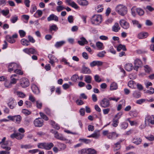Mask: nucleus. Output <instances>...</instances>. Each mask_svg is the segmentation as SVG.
Instances as JSON below:
<instances>
[{
	"label": "nucleus",
	"mask_w": 154,
	"mask_h": 154,
	"mask_svg": "<svg viewBox=\"0 0 154 154\" xmlns=\"http://www.w3.org/2000/svg\"><path fill=\"white\" fill-rule=\"evenodd\" d=\"M103 134L106 136L108 139L111 140L115 139L119 136V134L115 132H109L107 130L103 131Z\"/></svg>",
	"instance_id": "nucleus-1"
},
{
	"label": "nucleus",
	"mask_w": 154,
	"mask_h": 154,
	"mask_svg": "<svg viewBox=\"0 0 154 154\" xmlns=\"http://www.w3.org/2000/svg\"><path fill=\"white\" fill-rule=\"evenodd\" d=\"M102 20V16L100 15H94L91 19V22L93 24L98 25L101 23Z\"/></svg>",
	"instance_id": "nucleus-2"
},
{
	"label": "nucleus",
	"mask_w": 154,
	"mask_h": 154,
	"mask_svg": "<svg viewBox=\"0 0 154 154\" xmlns=\"http://www.w3.org/2000/svg\"><path fill=\"white\" fill-rule=\"evenodd\" d=\"M116 11L122 16H124L127 14V9L126 7L122 5H118L116 8Z\"/></svg>",
	"instance_id": "nucleus-3"
},
{
	"label": "nucleus",
	"mask_w": 154,
	"mask_h": 154,
	"mask_svg": "<svg viewBox=\"0 0 154 154\" xmlns=\"http://www.w3.org/2000/svg\"><path fill=\"white\" fill-rule=\"evenodd\" d=\"M7 117L10 120H11L17 124H20L22 119L21 116L19 115L15 116H9Z\"/></svg>",
	"instance_id": "nucleus-4"
},
{
	"label": "nucleus",
	"mask_w": 154,
	"mask_h": 154,
	"mask_svg": "<svg viewBox=\"0 0 154 154\" xmlns=\"http://www.w3.org/2000/svg\"><path fill=\"white\" fill-rule=\"evenodd\" d=\"M51 132L54 134V137L56 138L61 140H66V139L62 134H59L57 131L52 130Z\"/></svg>",
	"instance_id": "nucleus-5"
},
{
	"label": "nucleus",
	"mask_w": 154,
	"mask_h": 154,
	"mask_svg": "<svg viewBox=\"0 0 154 154\" xmlns=\"http://www.w3.org/2000/svg\"><path fill=\"white\" fill-rule=\"evenodd\" d=\"M100 105L103 108L109 107L110 106L109 100L107 98H103L100 102Z\"/></svg>",
	"instance_id": "nucleus-6"
},
{
	"label": "nucleus",
	"mask_w": 154,
	"mask_h": 154,
	"mask_svg": "<svg viewBox=\"0 0 154 154\" xmlns=\"http://www.w3.org/2000/svg\"><path fill=\"white\" fill-rule=\"evenodd\" d=\"M24 137V134L20 133H15L10 135V137L12 139L15 138L17 140H20L23 138Z\"/></svg>",
	"instance_id": "nucleus-7"
},
{
	"label": "nucleus",
	"mask_w": 154,
	"mask_h": 154,
	"mask_svg": "<svg viewBox=\"0 0 154 154\" xmlns=\"http://www.w3.org/2000/svg\"><path fill=\"white\" fill-rule=\"evenodd\" d=\"M20 82L21 86L23 88H25L28 87L29 84L28 79L25 78H23L21 79Z\"/></svg>",
	"instance_id": "nucleus-8"
},
{
	"label": "nucleus",
	"mask_w": 154,
	"mask_h": 154,
	"mask_svg": "<svg viewBox=\"0 0 154 154\" xmlns=\"http://www.w3.org/2000/svg\"><path fill=\"white\" fill-rule=\"evenodd\" d=\"M8 106L11 109L14 108L17 105V102L13 98H11L9 100L8 103Z\"/></svg>",
	"instance_id": "nucleus-9"
},
{
	"label": "nucleus",
	"mask_w": 154,
	"mask_h": 154,
	"mask_svg": "<svg viewBox=\"0 0 154 154\" xmlns=\"http://www.w3.org/2000/svg\"><path fill=\"white\" fill-rule=\"evenodd\" d=\"M34 124L35 127H42L43 125V121L41 118H37L34 120Z\"/></svg>",
	"instance_id": "nucleus-10"
},
{
	"label": "nucleus",
	"mask_w": 154,
	"mask_h": 154,
	"mask_svg": "<svg viewBox=\"0 0 154 154\" xmlns=\"http://www.w3.org/2000/svg\"><path fill=\"white\" fill-rule=\"evenodd\" d=\"M19 68V66L17 64L12 63L10 64L8 66V71L11 72L13 70H15L16 69Z\"/></svg>",
	"instance_id": "nucleus-11"
},
{
	"label": "nucleus",
	"mask_w": 154,
	"mask_h": 154,
	"mask_svg": "<svg viewBox=\"0 0 154 154\" xmlns=\"http://www.w3.org/2000/svg\"><path fill=\"white\" fill-rule=\"evenodd\" d=\"M119 23L121 27L124 29H127L129 28V23L124 20H120Z\"/></svg>",
	"instance_id": "nucleus-12"
},
{
	"label": "nucleus",
	"mask_w": 154,
	"mask_h": 154,
	"mask_svg": "<svg viewBox=\"0 0 154 154\" xmlns=\"http://www.w3.org/2000/svg\"><path fill=\"white\" fill-rule=\"evenodd\" d=\"M48 57L50 60L49 62L52 66H54V62L58 61L57 58L54 55L51 54L48 55Z\"/></svg>",
	"instance_id": "nucleus-13"
},
{
	"label": "nucleus",
	"mask_w": 154,
	"mask_h": 154,
	"mask_svg": "<svg viewBox=\"0 0 154 154\" xmlns=\"http://www.w3.org/2000/svg\"><path fill=\"white\" fill-rule=\"evenodd\" d=\"M134 69L137 71L139 67L142 65V62L139 59H136L134 61Z\"/></svg>",
	"instance_id": "nucleus-14"
},
{
	"label": "nucleus",
	"mask_w": 154,
	"mask_h": 154,
	"mask_svg": "<svg viewBox=\"0 0 154 154\" xmlns=\"http://www.w3.org/2000/svg\"><path fill=\"white\" fill-rule=\"evenodd\" d=\"M23 51L25 53L28 54H36L37 53L36 50L32 48H26L23 50Z\"/></svg>",
	"instance_id": "nucleus-15"
},
{
	"label": "nucleus",
	"mask_w": 154,
	"mask_h": 154,
	"mask_svg": "<svg viewBox=\"0 0 154 154\" xmlns=\"http://www.w3.org/2000/svg\"><path fill=\"white\" fill-rule=\"evenodd\" d=\"M47 20L48 21L53 20L55 21H58V17L55 14H52L47 18Z\"/></svg>",
	"instance_id": "nucleus-16"
},
{
	"label": "nucleus",
	"mask_w": 154,
	"mask_h": 154,
	"mask_svg": "<svg viewBox=\"0 0 154 154\" xmlns=\"http://www.w3.org/2000/svg\"><path fill=\"white\" fill-rule=\"evenodd\" d=\"M142 141V140L140 138L137 137H135L132 140L133 143L137 145L140 144L141 142Z\"/></svg>",
	"instance_id": "nucleus-17"
},
{
	"label": "nucleus",
	"mask_w": 154,
	"mask_h": 154,
	"mask_svg": "<svg viewBox=\"0 0 154 154\" xmlns=\"http://www.w3.org/2000/svg\"><path fill=\"white\" fill-rule=\"evenodd\" d=\"M31 89L33 92L35 94H38L40 92L38 87L35 84L32 85Z\"/></svg>",
	"instance_id": "nucleus-18"
},
{
	"label": "nucleus",
	"mask_w": 154,
	"mask_h": 154,
	"mask_svg": "<svg viewBox=\"0 0 154 154\" xmlns=\"http://www.w3.org/2000/svg\"><path fill=\"white\" fill-rule=\"evenodd\" d=\"M80 40L78 41V43L80 45L83 46L88 43V41L84 37L80 38Z\"/></svg>",
	"instance_id": "nucleus-19"
},
{
	"label": "nucleus",
	"mask_w": 154,
	"mask_h": 154,
	"mask_svg": "<svg viewBox=\"0 0 154 154\" xmlns=\"http://www.w3.org/2000/svg\"><path fill=\"white\" fill-rule=\"evenodd\" d=\"M148 35V34L146 32H141L138 35V38L139 39H143L146 38Z\"/></svg>",
	"instance_id": "nucleus-20"
},
{
	"label": "nucleus",
	"mask_w": 154,
	"mask_h": 154,
	"mask_svg": "<svg viewBox=\"0 0 154 154\" xmlns=\"http://www.w3.org/2000/svg\"><path fill=\"white\" fill-rule=\"evenodd\" d=\"M6 39L8 42L10 43H14L15 42V40L9 35H7L6 36Z\"/></svg>",
	"instance_id": "nucleus-21"
},
{
	"label": "nucleus",
	"mask_w": 154,
	"mask_h": 154,
	"mask_svg": "<svg viewBox=\"0 0 154 154\" xmlns=\"http://www.w3.org/2000/svg\"><path fill=\"white\" fill-rule=\"evenodd\" d=\"M125 69L128 71H130L133 68V65L131 63H127L125 66Z\"/></svg>",
	"instance_id": "nucleus-22"
},
{
	"label": "nucleus",
	"mask_w": 154,
	"mask_h": 154,
	"mask_svg": "<svg viewBox=\"0 0 154 154\" xmlns=\"http://www.w3.org/2000/svg\"><path fill=\"white\" fill-rule=\"evenodd\" d=\"M120 28L119 26V24L117 23H116L112 26V30L114 32H117L120 30Z\"/></svg>",
	"instance_id": "nucleus-23"
},
{
	"label": "nucleus",
	"mask_w": 154,
	"mask_h": 154,
	"mask_svg": "<svg viewBox=\"0 0 154 154\" xmlns=\"http://www.w3.org/2000/svg\"><path fill=\"white\" fill-rule=\"evenodd\" d=\"M45 149L47 150H49L54 146V144L52 143H45Z\"/></svg>",
	"instance_id": "nucleus-24"
},
{
	"label": "nucleus",
	"mask_w": 154,
	"mask_h": 154,
	"mask_svg": "<svg viewBox=\"0 0 154 154\" xmlns=\"http://www.w3.org/2000/svg\"><path fill=\"white\" fill-rule=\"evenodd\" d=\"M78 4L82 6H87L88 4V2L86 0H77Z\"/></svg>",
	"instance_id": "nucleus-25"
},
{
	"label": "nucleus",
	"mask_w": 154,
	"mask_h": 154,
	"mask_svg": "<svg viewBox=\"0 0 154 154\" xmlns=\"http://www.w3.org/2000/svg\"><path fill=\"white\" fill-rule=\"evenodd\" d=\"M57 146L58 147L60 150H63L66 148V145L64 144L60 143H57Z\"/></svg>",
	"instance_id": "nucleus-26"
},
{
	"label": "nucleus",
	"mask_w": 154,
	"mask_h": 154,
	"mask_svg": "<svg viewBox=\"0 0 154 154\" xmlns=\"http://www.w3.org/2000/svg\"><path fill=\"white\" fill-rule=\"evenodd\" d=\"M118 88V85L116 83L113 82L110 85V89L111 91H113L117 89Z\"/></svg>",
	"instance_id": "nucleus-27"
},
{
	"label": "nucleus",
	"mask_w": 154,
	"mask_h": 154,
	"mask_svg": "<svg viewBox=\"0 0 154 154\" xmlns=\"http://www.w3.org/2000/svg\"><path fill=\"white\" fill-rule=\"evenodd\" d=\"M122 141H121L120 142H118L114 144V151H115L119 149H120L121 146L120 143Z\"/></svg>",
	"instance_id": "nucleus-28"
},
{
	"label": "nucleus",
	"mask_w": 154,
	"mask_h": 154,
	"mask_svg": "<svg viewBox=\"0 0 154 154\" xmlns=\"http://www.w3.org/2000/svg\"><path fill=\"white\" fill-rule=\"evenodd\" d=\"M82 72L84 74H89L90 73L91 71L88 67L84 66L82 68Z\"/></svg>",
	"instance_id": "nucleus-29"
},
{
	"label": "nucleus",
	"mask_w": 154,
	"mask_h": 154,
	"mask_svg": "<svg viewBox=\"0 0 154 154\" xmlns=\"http://www.w3.org/2000/svg\"><path fill=\"white\" fill-rule=\"evenodd\" d=\"M92 77L89 75H86L85 76V81L88 84L90 83L91 82Z\"/></svg>",
	"instance_id": "nucleus-30"
},
{
	"label": "nucleus",
	"mask_w": 154,
	"mask_h": 154,
	"mask_svg": "<svg viewBox=\"0 0 154 154\" xmlns=\"http://www.w3.org/2000/svg\"><path fill=\"white\" fill-rule=\"evenodd\" d=\"M18 20V16L16 15H14L11 17L10 20L11 23H14L17 21Z\"/></svg>",
	"instance_id": "nucleus-31"
},
{
	"label": "nucleus",
	"mask_w": 154,
	"mask_h": 154,
	"mask_svg": "<svg viewBox=\"0 0 154 154\" xmlns=\"http://www.w3.org/2000/svg\"><path fill=\"white\" fill-rule=\"evenodd\" d=\"M96 45L98 49L100 50L103 49L104 48L103 43L100 42H96Z\"/></svg>",
	"instance_id": "nucleus-32"
},
{
	"label": "nucleus",
	"mask_w": 154,
	"mask_h": 154,
	"mask_svg": "<svg viewBox=\"0 0 154 154\" xmlns=\"http://www.w3.org/2000/svg\"><path fill=\"white\" fill-rule=\"evenodd\" d=\"M21 43L23 45L25 46H27L29 44V42L27 39L24 38L21 40Z\"/></svg>",
	"instance_id": "nucleus-33"
},
{
	"label": "nucleus",
	"mask_w": 154,
	"mask_h": 154,
	"mask_svg": "<svg viewBox=\"0 0 154 154\" xmlns=\"http://www.w3.org/2000/svg\"><path fill=\"white\" fill-rule=\"evenodd\" d=\"M100 136V134L99 131H95L94 133L91 134L92 137L95 138H98Z\"/></svg>",
	"instance_id": "nucleus-34"
},
{
	"label": "nucleus",
	"mask_w": 154,
	"mask_h": 154,
	"mask_svg": "<svg viewBox=\"0 0 154 154\" xmlns=\"http://www.w3.org/2000/svg\"><path fill=\"white\" fill-rule=\"evenodd\" d=\"M5 87L7 88H10L12 87V84L10 82L8 81L7 80L5 81L4 83Z\"/></svg>",
	"instance_id": "nucleus-35"
},
{
	"label": "nucleus",
	"mask_w": 154,
	"mask_h": 154,
	"mask_svg": "<svg viewBox=\"0 0 154 154\" xmlns=\"http://www.w3.org/2000/svg\"><path fill=\"white\" fill-rule=\"evenodd\" d=\"M133 95L134 97L137 98H139L141 97V93L140 92L137 91H134Z\"/></svg>",
	"instance_id": "nucleus-36"
},
{
	"label": "nucleus",
	"mask_w": 154,
	"mask_h": 154,
	"mask_svg": "<svg viewBox=\"0 0 154 154\" xmlns=\"http://www.w3.org/2000/svg\"><path fill=\"white\" fill-rule=\"evenodd\" d=\"M65 43V42L64 41L57 42H56L54 46L55 47L58 48L62 46Z\"/></svg>",
	"instance_id": "nucleus-37"
},
{
	"label": "nucleus",
	"mask_w": 154,
	"mask_h": 154,
	"mask_svg": "<svg viewBox=\"0 0 154 154\" xmlns=\"http://www.w3.org/2000/svg\"><path fill=\"white\" fill-rule=\"evenodd\" d=\"M120 102H122V104H120L119 105H118L117 109L118 111H119L121 110V109H122V106L124 105V106H125V101L124 100H122L120 101Z\"/></svg>",
	"instance_id": "nucleus-38"
},
{
	"label": "nucleus",
	"mask_w": 154,
	"mask_h": 154,
	"mask_svg": "<svg viewBox=\"0 0 154 154\" xmlns=\"http://www.w3.org/2000/svg\"><path fill=\"white\" fill-rule=\"evenodd\" d=\"M132 22L134 26H137L138 28H140L141 27V25L139 23L138 21L136 20H132Z\"/></svg>",
	"instance_id": "nucleus-39"
},
{
	"label": "nucleus",
	"mask_w": 154,
	"mask_h": 154,
	"mask_svg": "<svg viewBox=\"0 0 154 154\" xmlns=\"http://www.w3.org/2000/svg\"><path fill=\"white\" fill-rule=\"evenodd\" d=\"M51 124L52 125L53 128L57 130H58L60 128L59 125L57 124H56L54 121H51Z\"/></svg>",
	"instance_id": "nucleus-40"
},
{
	"label": "nucleus",
	"mask_w": 154,
	"mask_h": 154,
	"mask_svg": "<svg viewBox=\"0 0 154 154\" xmlns=\"http://www.w3.org/2000/svg\"><path fill=\"white\" fill-rule=\"evenodd\" d=\"M58 28L57 25L55 24H53L50 26L49 31L51 32L52 31H56L58 30Z\"/></svg>",
	"instance_id": "nucleus-41"
},
{
	"label": "nucleus",
	"mask_w": 154,
	"mask_h": 154,
	"mask_svg": "<svg viewBox=\"0 0 154 154\" xmlns=\"http://www.w3.org/2000/svg\"><path fill=\"white\" fill-rule=\"evenodd\" d=\"M87 153L88 154H96V151L91 148L87 149Z\"/></svg>",
	"instance_id": "nucleus-42"
},
{
	"label": "nucleus",
	"mask_w": 154,
	"mask_h": 154,
	"mask_svg": "<svg viewBox=\"0 0 154 154\" xmlns=\"http://www.w3.org/2000/svg\"><path fill=\"white\" fill-rule=\"evenodd\" d=\"M119 123V120L114 118L113 120V123H112V126L114 127H116Z\"/></svg>",
	"instance_id": "nucleus-43"
},
{
	"label": "nucleus",
	"mask_w": 154,
	"mask_h": 154,
	"mask_svg": "<svg viewBox=\"0 0 154 154\" xmlns=\"http://www.w3.org/2000/svg\"><path fill=\"white\" fill-rule=\"evenodd\" d=\"M79 78V77L78 75L77 74H74L71 77V80L72 81L75 82Z\"/></svg>",
	"instance_id": "nucleus-44"
},
{
	"label": "nucleus",
	"mask_w": 154,
	"mask_h": 154,
	"mask_svg": "<svg viewBox=\"0 0 154 154\" xmlns=\"http://www.w3.org/2000/svg\"><path fill=\"white\" fill-rule=\"evenodd\" d=\"M138 14L140 16H141L144 14L143 11L140 8H137L136 10Z\"/></svg>",
	"instance_id": "nucleus-45"
},
{
	"label": "nucleus",
	"mask_w": 154,
	"mask_h": 154,
	"mask_svg": "<svg viewBox=\"0 0 154 154\" xmlns=\"http://www.w3.org/2000/svg\"><path fill=\"white\" fill-rule=\"evenodd\" d=\"M79 141L86 144L89 143L91 142V141L90 140L86 139H80Z\"/></svg>",
	"instance_id": "nucleus-46"
},
{
	"label": "nucleus",
	"mask_w": 154,
	"mask_h": 154,
	"mask_svg": "<svg viewBox=\"0 0 154 154\" xmlns=\"http://www.w3.org/2000/svg\"><path fill=\"white\" fill-rule=\"evenodd\" d=\"M130 113L134 117H137V116L138 113L137 111L135 109L130 112Z\"/></svg>",
	"instance_id": "nucleus-47"
},
{
	"label": "nucleus",
	"mask_w": 154,
	"mask_h": 154,
	"mask_svg": "<svg viewBox=\"0 0 154 154\" xmlns=\"http://www.w3.org/2000/svg\"><path fill=\"white\" fill-rule=\"evenodd\" d=\"M1 144V147L3 149H5L6 150L9 151L11 148L10 147H8L7 146V145H5L4 143H2Z\"/></svg>",
	"instance_id": "nucleus-48"
},
{
	"label": "nucleus",
	"mask_w": 154,
	"mask_h": 154,
	"mask_svg": "<svg viewBox=\"0 0 154 154\" xmlns=\"http://www.w3.org/2000/svg\"><path fill=\"white\" fill-rule=\"evenodd\" d=\"M19 33L20 34V36L21 38L24 37L26 34V32L24 30H20L19 31Z\"/></svg>",
	"instance_id": "nucleus-49"
},
{
	"label": "nucleus",
	"mask_w": 154,
	"mask_h": 154,
	"mask_svg": "<svg viewBox=\"0 0 154 154\" xmlns=\"http://www.w3.org/2000/svg\"><path fill=\"white\" fill-rule=\"evenodd\" d=\"M128 126V123L126 122H123L121 125V128L123 129H126Z\"/></svg>",
	"instance_id": "nucleus-50"
},
{
	"label": "nucleus",
	"mask_w": 154,
	"mask_h": 154,
	"mask_svg": "<svg viewBox=\"0 0 154 154\" xmlns=\"http://www.w3.org/2000/svg\"><path fill=\"white\" fill-rule=\"evenodd\" d=\"M94 79L95 81L97 82H100L102 81L101 79L97 75H96L94 76Z\"/></svg>",
	"instance_id": "nucleus-51"
},
{
	"label": "nucleus",
	"mask_w": 154,
	"mask_h": 154,
	"mask_svg": "<svg viewBox=\"0 0 154 154\" xmlns=\"http://www.w3.org/2000/svg\"><path fill=\"white\" fill-rule=\"evenodd\" d=\"M16 94L17 95L20 97L23 98L26 95L24 94L23 93L20 92V91H17L16 92Z\"/></svg>",
	"instance_id": "nucleus-52"
},
{
	"label": "nucleus",
	"mask_w": 154,
	"mask_h": 154,
	"mask_svg": "<svg viewBox=\"0 0 154 154\" xmlns=\"http://www.w3.org/2000/svg\"><path fill=\"white\" fill-rule=\"evenodd\" d=\"M146 100H148L145 99H142L137 100L136 101V103L139 104H141Z\"/></svg>",
	"instance_id": "nucleus-53"
},
{
	"label": "nucleus",
	"mask_w": 154,
	"mask_h": 154,
	"mask_svg": "<svg viewBox=\"0 0 154 154\" xmlns=\"http://www.w3.org/2000/svg\"><path fill=\"white\" fill-rule=\"evenodd\" d=\"M39 114L41 117L43 119H45L46 121L48 120V118L43 113L40 112L39 113Z\"/></svg>",
	"instance_id": "nucleus-54"
},
{
	"label": "nucleus",
	"mask_w": 154,
	"mask_h": 154,
	"mask_svg": "<svg viewBox=\"0 0 154 154\" xmlns=\"http://www.w3.org/2000/svg\"><path fill=\"white\" fill-rule=\"evenodd\" d=\"M61 62L64 63L65 64L67 65L70 66H71L70 65L69 63L67 62V60L64 58H62L61 60Z\"/></svg>",
	"instance_id": "nucleus-55"
},
{
	"label": "nucleus",
	"mask_w": 154,
	"mask_h": 154,
	"mask_svg": "<svg viewBox=\"0 0 154 154\" xmlns=\"http://www.w3.org/2000/svg\"><path fill=\"white\" fill-rule=\"evenodd\" d=\"M67 20L69 23H72L74 20L73 16L72 15L69 16L67 18Z\"/></svg>",
	"instance_id": "nucleus-56"
},
{
	"label": "nucleus",
	"mask_w": 154,
	"mask_h": 154,
	"mask_svg": "<svg viewBox=\"0 0 154 154\" xmlns=\"http://www.w3.org/2000/svg\"><path fill=\"white\" fill-rule=\"evenodd\" d=\"M65 8H64L63 6L59 5L57 7L56 9L58 12H59L61 11L64 9Z\"/></svg>",
	"instance_id": "nucleus-57"
},
{
	"label": "nucleus",
	"mask_w": 154,
	"mask_h": 154,
	"mask_svg": "<svg viewBox=\"0 0 154 154\" xmlns=\"http://www.w3.org/2000/svg\"><path fill=\"white\" fill-rule=\"evenodd\" d=\"M9 11L8 9L5 10H2L1 11V13L4 16H6L9 13Z\"/></svg>",
	"instance_id": "nucleus-58"
},
{
	"label": "nucleus",
	"mask_w": 154,
	"mask_h": 154,
	"mask_svg": "<svg viewBox=\"0 0 154 154\" xmlns=\"http://www.w3.org/2000/svg\"><path fill=\"white\" fill-rule=\"evenodd\" d=\"M144 70L146 72L149 73L150 72L151 69L150 67L148 65H146L144 66Z\"/></svg>",
	"instance_id": "nucleus-59"
},
{
	"label": "nucleus",
	"mask_w": 154,
	"mask_h": 154,
	"mask_svg": "<svg viewBox=\"0 0 154 154\" xmlns=\"http://www.w3.org/2000/svg\"><path fill=\"white\" fill-rule=\"evenodd\" d=\"M105 51H103L99 52L97 54V56L99 57H104L105 54L106 53Z\"/></svg>",
	"instance_id": "nucleus-60"
},
{
	"label": "nucleus",
	"mask_w": 154,
	"mask_h": 154,
	"mask_svg": "<svg viewBox=\"0 0 154 154\" xmlns=\"http://www.w3.org/2000/svg\"><path fill=\"white\" fill-rule=\"evenodd\" d=\"M22 112L23 114L26 115H29L31 114V112L30 111L25 109H23Z\"/></svg>",
	"instance_id": "nucleus-61"
},
{
	"label": "nucleus",
	"mask_w": 154,
	"mask_h": 154,
	"mask_svg": "<svg viewBox=\"0 0 154 154\" xmlns=\"http://www.w3.org/2000/svg\"><path fill=\"white\" fill-rule=\"evenodd\" d=\"M146 92L150 94H152L154 93V89L152 87H150V89L147 90L146 91Z\"/></svg>",
	"instance_id": "nucleus-62"
},
{
	"label": "nucleus",
	"mask_w": 154,
	"mask_h": 154,
	"mask_svg": "<svg viewBox=\"0 0 154 154\" xmlns=\"http://www.w3.org/2000/svg\"><path fill=\"white\" fill-rule=\"evenodd\" d=\"M122 115V113L120 112L118 113L115 116L114 118L118 120L120 118L121 116Z\"/></svg>",
	"instance_id": "nucleus-63"
},
{
	"label": "nucleus",
	"mask_w": 154,
	"mask_h": 154,
	"mask_svg": "<svg viewBox=\"0 0 154 154\" xmlns=\"http://www.w3.org/2000/svg\"><path fill=\"white\" fill-rule=\"evenodd\" d=\"M86 153H87V149H82L79 151V154H84Z\"/></svg>",
	"instance_id": "nucleus-64"
}]
</instances>
